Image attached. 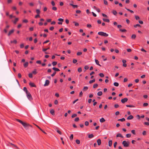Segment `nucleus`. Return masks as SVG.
<instances>
[{"instance_id": "f3484780", "label": "nucleus", "mask_w": 149, "mask_h": 149, "mask_svg": "<svg viewBox=\"0 0 149 149\" xmlns=\"http://www.w3.org/2000/svg\"><path fill=\"white\" fill-rule=\"evenodd\" d=\"M109 146L110 147H111L112 145V140H110L109 141Z\"/></svg>"}, {"instance_id": "774afa93", "label": "nucleus", "mask_w": 149, "mask_h": 149, "mask_svg": "<svg viewBox=\"0 0 149 149\" xmlns=\"http://www.w3.org/2000/svg\"><path fill=\"white\" fill-rule=\"evenodd\" d=\"M87 26L88 28H91V27L92 26H91V24H88L87 25Z\"/></svg>"}, {"instance_id": "473e14b6", "label": "nucleus", "mask_w": 149, "mask_h": 149, "mask_svg": "<svg viewBox=\"0 0 149 149\" xmlns=\"http://www.w3.org/2000/svg\"><path fill=\"white\" fill-rule=\"evenodd\" d=\"M36 12L37 14H40V11L39 9H37L36 10Z\"/></svg>"}, {"instance_id": "f8f14e48", "label": "nucleus", "mask_w": 149, "mask_h": 149, "mask_svg": "<svg viewBox=\"0 0 149 149\" xmlns=\"http://www.w3.org/2000/svg\"><path fill=\"white\" fill-rule=\"evenodd\" d=\"M134 118V117L132 115H130L127 118V120H131L132 119Z\"/></svg>"}, {"instance_id": "79ce46f5", "label": "nucleus", "mask_w": 149, "mask_h": 149, "mask_svg": "<svg viewBox=\"0 0 149 149\" xmlns=\"http://www.w3.org/2000/svg\"><path fill=\"white\" fill-rule=\"evenodd\" d=\"M73 23H74L75 25L76 26H79V24L78 23L76 22H73Z\"/></svg>"}, {"instance_id": "6e6552de", "label": "nucleus", "mask_w": 149, "mask_h": 149, "mask_svg": "<svg viewBox=\"0 0 149 149\" xmlns=\"http://www.w3.org/2000/svg\"><path fill=\"white\" fill-rule=\"evenodd\" d=\"M14 30L13 29H12L10 31H9V33L8 34V36H9L11 34H12V33H13L14 32Z\"/></svg>"}, {"instance_id": "ea45409f", "label": "nucleus", "mask_w": 149, "mask_h": 149, "mask_svg": "<svg viewBox=\"0 0 149 149\" xmlns=\"http://www.w3.org/2000/svg\"><path fill=\"white\" fill-rule=\"evenodd\" d=\"M136 37V35L135 34H133L131 38L132 39H135Z\"/></svg>"}, {"instance_id": "bb28decb", "label": "nucleus", "mask_w": 149, "mask_h": 149, "mask_svg": "<svg viewBox=\"0 0 149 149\" xmlns=\"http://www.w3.org/2000/svg\"><path fill=\"white\" fill-rule=\"evenodd\" d=\"M88 87L85 86L83 90V91H87L88 90Z\"/></svg>"}, {"instance_id": "cd10ccee", "label": "nucleus", "mask_w": 149, "mask_h": 149, "mask_svg": "<svg viewBox=\"0 0 149 149\" xmlns=\"http://www.w3.org/2000/svg\"><path fill=\"white\" fill-rule=\"evenodd\" d=\"M118 121H120L122 122H123L125 121V119L124 118H122L118 120Z\"/></svg>"}, {"instance_id": "680f3d73", "label": "nucleus", "mask_w": 149, "mask_h": 149, "mask_svg": "<svg viewBox=\"0 0 149 149\" xmlns=\"http://www.w3.org/2000/svg\"><path fill=\"white\" fill-rule=\"evenodd\" d=\"M39 15L40 14H37V15H36V16H35V18H37L38 17H40V16Z\"/></svg>"}, {"instance_id": "72a5a7b5", "label": "nucleus", "mask_w": 149, "mask_h": 149, "mask_svg": "<svg viewBox=\"0 0 149 149\" xmlns=\"http://www.w3.org/2000/svg\"><path fill=\"white\" fill-rule=\"evenodd\" d=\"M23 90H24V91H25V92H26V93H28V92H29L28 91H27V88H26V87H24V88H23Z\"/></svg>"}, {"instance_id": "864d4df0", "label": "nucleus", "mask_w": 149, "mask_h": 149, "mask_svg": "<svg viewBox=\"0 0 149 149\" xmlns=\"http://www.w3.org/2000/svg\"><path fill=\"white\" fill-rule=\"evenodd\" d=\"M148 105V104L147 103H143V107H146Z\"/></svg>"}, {"instance_id": "69168bd1", "label": "nucleus", "mask_w": 149, "mask_h": 149, "mask_svg": "<svg viewBox=\"0 0 149 149\" xmlns=\"http://www.w3.org/2000/svg\"><path fill=\"white\" fill-rule=\"evenodd\" d=\"M58 20L59 21L63 22V21L64 20L62 18H59L58 19Z\"/></svg>"}, {"instance_id": "a211bd4d", "label": "nucleus", "mask_w": 149, "mask_h": 149, "mask_svg": "<svg viewBox=\"0 0 149 149\" xmlns=\"http://www.w3.org/2000/svg\"><path fill=\"white\" fill-rule=\"evenodd\" d=\"M95 63H96V64L97 65H99V66H101V65H100V64H99V61H98L97 60V59H95Z\"/></svg>"}, {"instance_id": "a19ab883", "label": "nucleus", "mask_w": 149, "mask_h": 149, "mask_svg": "<svg viewBox=\"0 0 149 149\" xmlns=\"http://www.w3.org/2000/svg\"><path fill=\"white\" fill-rule=\"evenodd\" d=\"M73 138V134H71L70 137V140H72Z\"/></svg>"}, {"instance_id": "c756f323", "label": "nucleus", "mask_w": 149, "mask_h": 149, "mask_svg": "<svg viewBox=\"0 0 149 149\" xmlns=\"http://www.w3.org/2000/svg\"><path fill=\"white\" fill-rule=\"evenodd\" d=\"M94 137V135L93 134H91L89 135L88 136V137L89 138H93Z\"/></svg>"}, {"instance_id": "5fc2aeb1", "label": "nucleus", "mask_w": 149, "mask_h": 149, "mask_svg": "<svg viewBox=\"0 0 149 149\" xmlns=\"http://www.w3.org/2000/svg\"><path fill=\"white\" fill-rule=\"evenodd\" d=\"M11 43H13L15 44H16L17 42V40H14L13 41H11Z\"/></svg>"}, {"instance_id": "e2e57ef3", "label": "nucleus", "mask_w": 149, "mask_h": 149, "mask_svg": "<svg viewBox=\"0 0 149 149\" xmlns=\"http://www.w3.org/2000/svg\"><path fill=\"white\" fill-rule=\"evenodd\" d=\"M36 63H37L39 64H41V61L40 60H38L36 61Z\"/></svg>"}, {"instance_id": "393cba45", "label": "nucleus", "mask_w": 149, "mask_h": 149, "mask_svg": "<svg viewBox=\"0 0 149 149\" xmlns=\"http://www.w3.org/2000/svg\"><path fill=\"white\" fill-rule=\"evenodd\" d=\"M120 31H121V32H126L127 31V30L125 29H120L119 30Z\"/></svg>"}, {"instance_id": "13d9d810", "label": "nucleus", "mask_w": 149, "mask_h": 149, "mask_svg": "<svg viewBox=\"0 0 149 149\" xmlns=\"http://www.w3.org/2000/svg\"><path fill=\"white\" fill-rule=\"evenodd\" d=\"M117 143L116 142H115L114 143V144H113V146H114V148H116V145H117Z\"/></svg>"}, {"instance_id": "20e7f679", "label": "nucleus", "mask_w": 149, "mask_h": 149, "mask_svg": "<svg viewBox=\"0 0 149 149\" xmlns=\"http://www.w3.org/2000/svg\"><path fill=\"white\" fill-rule=\"evenodd\" d=\"M28 98L30 100L33 99L32 96L30 93L29 92L26 93Z\"/></svg>"}, {"instance_id": "de8ad7c7", "label": "nucleus", "mask_w": 149, "mask_h": 149, "mask_svg": "<svg viewBox=\"0 0 149 149\" xmlns=\"http://www.w3.org/2000/svg\"><path fill=\"white\" fill-rule=\"evenodd\" d=\"M76 142L77 144H79L80 143V141L79 140L77 139L76 140Z\"/></svg>"}, {"instance_id": "5701e85b", "label": "nucleus", "mask_w": 149, "mask_h": 149, "mask_svg": "<svg viewBox=\"0 0 149 149\" xmlns=\"http://www.w3.org/2000/svg\"><path fill=\"white\" fill-rule=\"evenodd\" d=\"M28 65V62H26L25 63H24V66L25 68L27 67Z\"/></svg>"}, {"instance_id": "c03bdc74", "label": "nucleus", "mask_w": 149, "mask_h": 149, "mask_svg": "<svg viewBox=\"0 0 149 149\" xmlns=\"http://www.w3.org/2000/svg\"><path fill=\"white\" fill-rule=\"evenodd\" d=\"M82 53L81 52H78L77 53V56H80L81 55Z\"/></svg>"}, {"instance_id": "b1692460", "label": "nucleus", "mask_w": 149, "mask_h": 149, "mask_svg": "<svg viewBox=\"0 0 149 149\" xmlns=\"http://www.w3.org/2000/svg\"><path fill=\"white\" fill-rule=\"evenodd\" d=\"M137 26L139 27H141V26L139 24H137L136 25H134V28H136Z\"/></svg>"}, {"instance_id": "f257e3e1", "label": "nucleus", "mask_w": 149, "mask_h": 149, "mask_svg": "<svg viewBox=\"0 0 149 149\" xmlns=\"http://www.w3.org/2000/svg\"><path fill=\"white\" fill-rule=\"evenodd\" d=\"M22 125L26 130L28 129V127L29 126L32 127V126L31 125H30L29 124L26 122H24Z\"/></svg>"}, {"instance_id": "58836bf2", "label": "nucleus", "mask_w": 149, "mask_h": 149, "mask_svg": "<svg viewBox=\"0 0 149 149\" xmlns=\"http://www.w3.org/2000/svg\"><path fill=\"white\" fill-rule=\"evenodd\" d=\"M77 116V114L74 113V114H72V115L71 117L72 118H74L76 117V116Z\"/></svg>"}, {"instance_id": "ddd939ff", "label": "nucleus", "mask_w": 149, "mask_h": 149, "mask_svg": "<svg viewBox=\"0 0 149 149\" xmlns=\"http://www.w3.org/2000/svg\"><path fill=\"white\" fill-rule=\"evenodd\" d=\"M19 19L18 18H16L15 20L13 21V23L14 24H16L17 22L18 21Z\"/></svg>"}, {"instance_id": "0e129e2a", "label": "nucleus", "mask_w": 149, "mask_h": 149, "mask_svg": "<svg viewBox=\"0 0 149 149\" xmlns=\"http://www.w3.org/2000/svg\"><path fill=\"white\" fill-rule=\"evenodd\" d=\"M131 132L134 134L135 135L136 134V133L135 132V131L134 130H132L131 131Z\"/></svg>"}, {"instance_id": "7ed1b4c3", "label": "nucleus", "mask_w": 149, "mask_h": 149, "mask_svg": "<svg viewBox=\"0 0 149 149\" xmlns=\"http://www.w3.org/2000/svg\"><path fill=\"white\" fill-rule=\"evenodd\" d=\"M130 142L129 141L126 142L125 141H124L122 142V144L125 147H128L129 146Z\"/></svg>"}, {"instance_id": "a878e982", "label": "nucleus", "mask_w": 149, "mask_h": 149, "mask_svg": "<svg viewBox=\"0 0 149 149\" xmlns=\"http://www.w3.org/2000/svg\"><path fill=\"white\" fill-rule=\"evenodd\" d=\"M112 12L113 14L115 15H116L117 14V12L115 10H113L112 11Z\"/></svg>"}, {"instance_id": "603ef678", "label": "nucleus", "mask_w": 149, "mask_h": 149, "mask_svg": "<svg viewBox=\"0 0 149 149\" xmlns=\"http://www.w3.org/2000/svg\"><path fill=\"white\" fill-rule=\"evenodd\" d=\"M29 76L30 78H32L33 77L32 73H30L29 74Z\"/></svg>"}, {"instance_id": "4be33fe9", "label": "nucleus", "mask_w": 149, "mask_h": 149, "mask_svg": "<svg viewBox=\"0 0 149 149\" xmlns=\"http://www.w3.org/2000/svg\"><path fill=\"white\" fill-rule=\"evenodd\" d=\"M105 121V120L104 118H102L100 119V121L101 123H103Z\"/></svg>"}, {"instance_id": "a18cd8bd", "label": "nucleus", "mask_w": 149, "mask_h": 149, "mask_svg": "<svg viewBox=\"0 0 149 149\" xmlns=\"http://www.w3.org/2000/svg\"><path fill=\"white\" fill-rule=\"evenodd\" d=\"M131 136V134H127L126 135V136L127 138H130Z\"/></svg>"}, {"instance_id": "c85d7f7f", "label": "nucleus", "mask_w": 149, "mask_h": 149, "mask_svg": "<svg viewBox=\"0 0 149 149\" xmlns=\"http://www.w3.org/2000/svg\"><path fill=\"white\" fill-rule=\"evenodd\" d=\"M97 94L98 96H101L102 94V91L99 92H98L97 93Z\"/></svg>"}, {"instance_id": "1a4fd4ad", "label": "nucleus", "mask_w": 149, "mask_h": 149, "mask_svg": "<svg viewBox=\"0 0 149 149\" xmlns=\"http://www.w3.org/2000/svg\"><path fill=\"white\" fill-rule=\"evenodd\" d=\"M37 127H38L42 132L43 133L45 134H47V133L44 131L43 130H42L39 127L38 125H37L36 124H34Z\"/></svg>"}, {"instance_id": "aec40b11", "label": "nucleus", "mask_w": 149, "mask_h": 149, "mask_svg": "<svg viewBox=\"0 0 149 149\" xmlns=\"http://www.w3.org/2000/svg\"><path fill=\"white\" fill-rule=\"evenodd\" d=\"M37 70L36 69H34V70L32 71V73L34 74H37V72H36Z\"/></svg>"}, {"instance_id": "dca6fc26", "label": "nucleus", "mask_w": 149, "mask_h": 149, "mask_svg": "<svg viewBox=\"0 0 149 149\" xmlns=\"http://www.w3.org/2000/svg\"><path fill=\"white\" fill-rule=\"evenodd\" d=\"M15 120L18 121V122H19L20 123H21L22 125L23 123L24 122L22 121V120H20L19 119H16Z\"/></svg>"}, {"instance_id": "f03ea898", "label": "nucleus", "mask_w": 149, "mask_h": 149, "mask_svg": "<svg viewBox=\"0 0 149 149\" xmlns=\"http://www.w3.org/2000/svg\"><path fill=\"white\" fill-rule=\"evenodd\" d=\"M98 34L99 35L103 36L105 37H107L108 36V34L102 31L99 32Z\"/></svg>"}, {"instance_id": "2f4dec72", "label": "nucleus", "mask_w": 149, "mask_h": 149, "mask_svg": "<svg viewBox=\"0 0 149 149\" xmlns=\"http://www.w3.org/2000/svg\"><path fill=\"white\" fill-rule=\"evenodd\" d=\"M114 85L116 86H119V84L116 82H115L113 84Z\"/></svg>"}, {"instance_id": "2eb2a0df", "label": "nucleus", "mask_w": 149, "mask_h": 149, "mask_svg": "<svg viewBox=\"0 0 149 149\" xmlns=\"http://www.w3.org/2000/svg\"><path fill=\"white\" fill-rule=\"evenodd\" d=\"M52 69L54 70V71L56 72V71H60V70L57 68H56L55 67H53L52 68Z\"/></svg>"}, {"instance_id": "338daca9", "label": "nucleus", "mask_w": 149, "mask_h": 149, "mask_svg": "<svg viewBox=\"0 0 149 149\" xmlns=\"http://www.w3.org/2000/svg\"><path fill=\"white\" fill-rule=\"evenodd\" d=\"M52 9L54 11H56L57 10V8L55 7H53L52 8Z\"/></svg>"}, {"instance_id": "052dcab7", "label": "nucleus", "mask_w": 149, "mask_h": 149, "mask_svg": "<svg viewBox=\"0 0 149 149\" xmlns=\"http://www.w3.org/2000/svg\"><path fill=\"white\" fill-rule=\"evenodd\" d=\"M56 73V72L55 71H54V72L53 73L51 74V76L52 77H54Z\"/></svg>"}, {"instance_id": "8fccbe9b", "label": "nucleus", "mask_w": 149, "mask_h": 149, "mask_svg": "<svg viewBox=\"0 0 149 149\" xmlns=\"http://www.w3.org/2000/svg\"><path fill=\"white\" fill-rule=\"evenodd\" d=\"M79 120V117H77L74 119V121L75 122H77Z\"/></svg>"}, {"instance_id": "6e6d98bb", "label": "nucleus", "mask_w": 149, "mask_h": 149, "mask_svg": "<svg viewBox=\"0 0 149 149\" xmlns=\"http://www.w3.org/2000/svg\"><path fill=\"white\" fill-rule=\"evenodd\" d=\"M98 86V84H95L93 86V88H95Z\"/></svg>"}, {"instance_id": "412c9836", "label": "nucleus", "mask_w": 149, "mask_h": 149, "mask_svg": "<svg viewBox=\"0 0 149 149\" xmlns=\"http://www.w3.org/2000/svg\"><path fill=\"white\" fill-rule=\"evenodd\" d=\"M103 20L104 21L107 22H110L109 19H105V18H103Z\"/></svg>"}, {"instance_id": "4468645a", "label": "nucleus", "mask_w": 149, "mask_h": 149, "mask_svg": "<svg viewBox=\"0 0 149 149\" xmlns=\"http://www.w3.org/2000/svg\"><path fill=\"white\" fill-rule=\"evenodd\" d=\"M50 113L52 115H55L54 111L53 109H52L50 110Z\"/></svg>"}, {"instance_id": "423d86ee", "label": "nucleus", "mask_w": 149, "mask_h": 149, "mask_svg": "<svg viewBox=\"0 0 149 149\" xmlns=\"http://www.w3.org/2000/svg\"><path fill=\"white\" fill-rule=\"evenodd\" d=\"M127 100L128 99L127 98H124L121 100V102L123 103H124L125 102H127Z\"/></svg>"}, {"instance_id": "9b49d317", "label": "nucleus", "mask_w": 149, "mask_h": 149, "mask_svg": "<svg viewBox=\"0 0 149 149\" xmlns=\"http://www.w3.org/2000/svg\"><path fill=\"white\" fill-rule=\"evenodd\" d=\"M97 145L98 146H100L101 145V140L100 139H97Z\"/></svg>"}, {"instance_id": "6ab92c4d", "label": "nucleus", "mask_w": 149, "mask_h": 149, "mask_svg": "<svg viewBox=\"0 0 149 149\" xmlns=\"http://www.w3.org/2000/svg\"><path fill=\"white\" fill-rule=\"evenodd\" d=\"M117 137H121L122 138H123V136L120 133H118L116 135Z\"/></svg>"}, {"instance_id": "09e8293b", "label": "nucleus", "mask_w": 149, "mask_h": 149, "mask_svg": "<svg viewBox=\"0 0 149 149\" xmlns=\"http://www.w3.org/2000/svg\"><path fill=\"white\" fill-rule=\"evenodd\" d=\"M77 61V59H73V63H76Z\"/></svg>"}, {"instance_id": "7c9ffc66", "label": "nucleus", "mask_w": 149, "mask_h": 149, "mask_svg": "<svg viewBox=\"0 0 149 149\" xmlns=\"http://www.w3.org/2000/svg\"><path fill=\"white\" fill-rule=\"evenodd\" d=\"M95 81V79H94L92 80H90L89 81V83L90 84H91L93 82H94Z\"/></svg>"}, {"instance_id": "4d7b16f0", "label": "nucleus", "mask_w": 149, "mask_h": 149, "mask_svg": "<svg viewBox=\"0 0 149 149\" xmlns=\"http://www.w3.org/2000/svg\"><path fill=\"white\" fill-rule=\"evenodd\" d=\"M99 76L101 77H103L104 76V75L103 73H100L99 74Z\"/></svg>"}, {"instance_id": "3c124183", "label": "nucleus", "mask_w": 149, "mask_h": 149, "mask_svg": "<svg viewBox=\"0 0 149 149\" xmlns=\"http://www.w3.org/2000/svg\"><path fill=\"white\" fill-rule=\"evenodd\" d=\"M85 125L86 126H88L89 125V123L88 121H86L85 123Z\"/></svg>"}, {"instance_id": "e433bc0d", "label": "nucleus", "mask_w": 149, "mask_h": 149, "mask_svg": "<svg viewBox=\"0 0 149 149\" xmlns=\"http://www.w3.org/2000/svg\"><path fill=\"white\" fill-rule=\"evenodd\" d=\"M57 64V62L56 61H54L52 63V64L53 66H54L56 65Z\"/></svg>"}, {"instance_id": "49530a36", "label": "nucleus", "mask_w": 149, "mask_h": 149, "mask_svg": "<svg viewBox=\"0 0 149 149\" xmlns=\"http://www.w3.org/2000/svg\"><path fill=\"white\" fill-rule=\"evenodd\" d=\"M10 144H11V145L13 146L14 147H15V148H17V149H18V147L16 145H14V144H13L12 143H10Z\"/></svg>"}, {"instance_id": "37998d69", "label": "nucleus", "mask_w": 149, "mask_h": 149, "mask_svg": "<svg viewBox=\"0 0 149 149\" xmlns=\"http://www.w3.org/2000/svg\"><path fill=\"white\" fill-rule=\"evenodd\" d=\"M78 71L79 72H81L82 71V69L81 68H79L78 69Z\"/></svg>"}, {"instance_id": "f704fd0d", "label": "nucleus", "mask_w": 149, "mask_h": 149, "mask_svg": "<svg viewBox=\"0 0 149 149\" xmlns=\"http://www.w3.org/2000/svg\"><path fill=\"white\" fill-rule=\"evenodd\" d=\"M22 22L25 23H27L28 22V21L26 19H24L22 20Z\"/></svg>"}, {"instance_id": "9d476101", "label": "nucleus", "mask_w": 149, "mask_h": 149, "mask_svg": "<svg viewBox=\"0 0 149 149\" xmlns=\"http://www.w3.org/2000/svg\"><path fill=\"white\" fill-rule=\"evenodd\" d=\"M70 5L72 6L73 8H77L78 6L77 5H74L72 3H70Z\"/></svg>"}, {"instance_id": "0eeeda50", "label": "nucleus", "mask_w": 149, "mask_h": 149, "mask_svg": "<svg viewBox=\"0 0 149 149\" xmlns=\"http://www.w3.org/2000/svg\"><path fill=\"white\" fill-rule=\"evenodd\" d=\"M29 85L32 87H36V86L35 85V84L33 83L30 82L29 84Z\"/></svg>"}, {"instance_id": "39448f33", "label": "nucleus", "mask_w": 149, "mask_h": 149, "mask_svg": "<svg viewBox=\"0 0 149 149\" xmlns=\"http://www.w3.org/2000/svg\"><path fill=\"white\" fill-rule=\"evenodd\" d=\"M50 83L49 81L48 80H46L45 81V83L44 86H47L49 85Z\"/></svg>"}, {"instance_id": "4c0bfd02", "label": "nucleus", "mask_w": 149, "mask_h": 149, "mask_svg": "<svg viewBox=\"0 0 149 149\" xmlns=\"http://www.w3.org/2000/svg\"><path fill=\"white\" fill-rule=\"evenodd\" d=\"M49 49V47H48V48H43V49H42V51L43 52H45V51H46L47 50H48V49Z\"/></svg>"}, {"instance_id": "bf43d9fd", "label": "nucleus", "mask_w": 149, "mask_h": 149, "mask_svg": "<svg viewBox=\"0 0 149 149\" xmlns=\"http://www.w3.org/2000/svg\"><path fill=\"white\" fill-rule=\"evenodd\" d=\"M135 19L136 20H138L140 18L138 16H137V15H135Z\"/></svg>"}, {"instance_id": "c9c22d12", "label": "nucleus", "mask_w": 149, "mask_h": 149, "mask_svg": "<svg viewBox=\"0 0 149 149\" xmlns=\"http://www.w3.org/2000/svg\"><path fill=\"white\" fill-rule=\"evenodd\" d=\"M126 106L127 107H135V106H134L129 105H126Z\"/></svg>"}]
</instances>
